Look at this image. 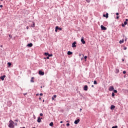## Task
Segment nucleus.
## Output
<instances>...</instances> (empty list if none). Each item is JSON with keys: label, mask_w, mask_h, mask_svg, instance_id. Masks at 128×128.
Returning a JSON list of instances; mask_svg holds the SVG:
<instances>
[{"label": "nucleus", "mask_w": 128, "mask_h": 128, "mask_svg": "<svg viewBox=\"0 0 128 128\" xmlns=\"http://www.w3.org/2000/svg\"><path fill=\"white\" fill-rule=\"evenodd\" d=\"M124 26H126L125 24H122V26L123 27V28H124Z\"/></svg>", "instance_id": "nucleus-34"}, {"label": "nucleus", "mask_w": 128, "mask_h": 128, "mask_svg": "<svg viewBox=\"0 0 128 128\" xmlns=\"http://www.w3.org/2000/svg\"><path fill=\"white\" fill-rule=\"evenodd\" d=\"M0 46V48H2V45H1Z\"/></svg>", "instance_id": "nucleus-50"}, {"label": "nucleus", "mask_w": 128, "mask_h": 128, "mask_svg": "<svg viewBox=\"0 0 128 128\" xmlns=\"http://www.w3.org/2000/svg\"><path fill=\"white\" fill-rule=\"evenodd\" d=\"M36 96H38V94H36Z\"/></svg>", "instance_id": "nucleus-54"}, {"label": "nucleus", "mask_w": 128, "mask_h": 128, "mask_svg": "<svg viewBox=\"0 0 128 128\" xmlns=\"http://www.w3.org/2000/svg\"><path fill=\"white\" fill-rule=\"evenodd\" d=\"M81 42H82V44H86V41H84V37L82 38Z\"/></svg>", "instance_id": "nucleus-8"}, {"label": "nucleus", "mask_w": 128, "mask_h": 128, "mask_svg": "<svg viewBox=\"0 0 128 128\" xmlns=\"http://www.w3.org/2000/svg\"><path fill=\"white\" fill-rule=\"evenodd\" d=\"M94 84H98V82H96V80H94Z\"/></svg>", "instance_id": "nucleus-22"}, {"label": "nucleus", "mask_w": 128, "mask_h": 128, "mask_svg": "<svg viewBox=\"0 0 128 128\" xmlns=\"http://www.w3.org/2000/svg\"><path fill=\"white\" fill-rule=\"evenodd\" d=\"M114 108H116V106H114V105H112L110 106V110H114Z\"/></svg>", "instance_id": "nucleus-13"}, {"label": "nucleus", "mask_w": 128, "mask_h": 128, "mask_svg": "<svg viewBox=\"0 0 128 128\" xmlns=\"http://www.w3.org/2000/svg\"><path fill=\"white\" fill-rule=\"evenodd\" d=\"M68 56H70L71 54H72V52L70 51H68Z\"/></svg>", "instance_id": "nucleus-15"}, {"label": "nucleus", "mask_w": 128, "mask_h": 128, "mask_svg": "<svg viewBox=\"0 0 128 128\" xmlns=\"http://www.w3.org/2000/svg\"><path fill=\"white\" fill-rule=\"evenodd\" d=\"M112 96H114V92L112 93Z\"/></svg>", "instance_id": "nucleus-27"}, {"label": "nucleus", "mask_w": 128, "mask_h": 128, "mask_svg": "<svg viewBox=\"0 0 128 128\" xmlns=\"http://www.w3.org/2000/svg\"><path fill=\"white\" fill-rule=\"evenodd\" d=\"M42 118H40V117H38L37 120L38 122H42Z\"/></svg>", "instance_id": "nucleus-11"}, {"label": "nucleus", "mask_w": 128, "mask_h": 128, "mask_svg": "<svg viewBox=\"0 0 128 128\" xmlns=\"http://www.w3.org/2000/svg\"><path fill=\"white\" fill-rule=\"evenodd\" d=\"M76 42H74L72 44V48H76Z\"/></svg>", "instance_id": "nucleus-3"}, {"label": "nucleus", "mask_w": 128, "mask_h": 128, "mask_svg": "<svg viewBox=\"0 0 128 128\" xmlns=\"http://www.w3.org/2000/svg\"><path fill=\"white\" fill-rule=\"evenodd\" d=\"M39 100H42V98H39Z\"/></svg>", "instance_id": "nucleus-53"}, {"label": "nucleus", "mask_w": 128, "mask_h": 128, "mask_svg": "<svg viewBox=\"0 0 128 128\" xmlns=\"http://www.w3.org/2000/svg\"><path fill=\"white\" fill-rule=\"evenodd\" d=\"M60 124H62V121L60 122Z\"/></svg>", "instance_id": "nucleus-49"}, {"label": "nucleus", "mask_w": 128, "mask_h": 128, "mask_svg": "<svg viewBox=\"0 0 128 128\" xmlns=\"http://www.w3.org/2000/svg\"><path fill=\"white\" fill-rule=\"evenodd\" d=\"M79 122H80V119H78L74 121V124H78Z\"/></svg>", "instance_id": "nucleus-7"}, {"label": "nucleus", "mask_w": 128, "mask_h": 128, "mask_svg": "<svg viewBox=\"0 0 128 128\" xmlns=\"http://www.w3.org/2000/svg\"><path fill=\"white\" fill-rule=\"evenodd\" d=\"M87 2H90V0H86Z\"/></svg>", "instance_id": "nucleus-33"}, {"label": "nucleus", "mask_w": 128, "mask_h": 128, "mask_svg": "<svg viewBox=\"0 0 128 128\" xmlns=\"http://www.w3.org/2000/svg\"><path fill=\"white\" fill-rule=\"evenodd\" d=\"M84 58L86 60V58H88V56H84Z\"/></svg>", "instance_id": "nucleus-32"}, {"label": "nucleus", "mask_w": 128, "mask_h": 128, "mask_svg": "<svg viewBox=\"0 0 128 128\" xmlns=\"http://www.w3.org/2000/svg\"><path fill=\"white\" fill-rule=\"evenodd\" d=\"M46 58H47V60H48V58H50V56H47V57H46Z\"/></svg>", "instance_id": "nucleus-41"}, {"label": "nucleus", "mask_w": 128, "mask_h": 128, "mask_svg": "<svg viewBox=\"0 0 128 128\" xmlns=\"http://www.w3.org/2000/svg\"><path fill=\"white\" fill-rule=\"evenodd\" d=\"M9 122H10V124H8V127L10 128H14V122L12 120H10Z\"/></svg>", "instance_id": "nucleus-1"}, {"label": "nucleus", "mask_w": 128, "mask_h": 128, "mask_svg": "<svg viewBox=\"0 0 128 128\" xmlns=\"http://www.w3.org/2000/svg\"><path fill=\"white\" fill-rule=\"evenodd\" d=\"M34 78L32 77V78H31L30 82H34V81L33 80H34Z\"/></svg>", "instance_id": "nucleus-17"}, {"label": "nucleus", "mask_w": 128, "mask_h": 128, "mask_svg": "<svg viewBox=\"0 0 128 128\" xmlns=\"http://www.w3.org/2000/svg\"><path fill=\"white\" fill-rule=\"evenodd\" d=\"M6 78V75H4L2 76H1L0 78L2 80H4V78Z\"/></svg>", "instance_id": "nucleus-9"}, {"label": "nucleus", "mask_w": 128, "mask_h": 128, "mask_svg": "<svg viewBox=\"0 0 128 128\" xmlns=\"http://www.w3.org/2000/svg\"><path fill=\"white\" fill-rule=\"evenodd\" d=\"M44 54H45V56H48L49 54L48 52H45Z\"/></svg>", "instance_id": "nucleus-23"}, {"label": "nucleus", "mask_w": 128, "mask_h": 128, "mask_svg": "<svg viewBox=\"0 0 128 128\" xmlns=\"http://www.w3.org/2000/svg\"><path fill=\"white\" fill-rule=\"evenodd\" d=\"M26 30H28V26H26Z\"/></svg>", "instance_id": "nucleus-44"}, {"label": "nucleus", "mask_w": 128, "mask_h": 128, "mask_svg": "<svg viewBox=\"0 0 128 128\" xmlns=\"http://www.w3.org/2000/svg\"><path fill=\"white\" fill-rule=\"evenodd\" d=\"M112 128H118V126H112Z\"/></svg>", "instance_id": "nucleus-28"}, {"label": "nucleus", "mask_w": 128, "mask_h": 128, "mask_svg": "<svg viewBox=\"0 0 128 128\" xmlns=\"http://www.w3.org/2000/svg\"><path fill=\"white\" fill-rule=\"evenodd\" d=\"M126 46H124V50H126Z\"/></svg>", "instance_id": "nucleus-35"}, {"label": "nucleus", "mask_w": 128, "mask_h": 128, "mask_svg": "<svg viewBox=\"0 0 128 128\" xmlns=\"http://www.w3.org/2000/svg\"><path fill=\"white\" fill-rule=\"evenodd\" d=\"M100 28L102 30H106V28L104 27V26L102 25Z\"/></svg>", "instance_id": "nucleus-4"}, {"label": "nucleus", "mask_w": 128, "mask_h": 128, "mask_svg": "<svg viewBox=\"0 0 128 128\" xmlns=\"http://www.w3.org/2000/svg\"><path fill=\"white\" fill-rule=\"evenodd\" d=\"M125 22H128V19H126Z\"/></svg>", "instance_id": "nucleus-43"}, {"label": "nucleus", "mask_w": 128, "mask_h": 128, "mask_svg": "<svg viewBox=\"0 0 128 128\" xmlns=\"http://www.w3.org/2000/svg\"><path fill=\"white\" fill-rule=\"evenodd\" d=\"M94 85L92 86V88H94Z\"/></svg>", "instance_id": "nucleus-51"}, {"label": "nucleus", "mask_w": 128, "mask_h": 128, "mask_svg": "<svg viewBox=\"0 0 128 128\" xmlns=\"http://www.w3.org/2000/svg\"><path fill=\"white\" fill-rule=\"evenodd\" d=\"M82 109L80 108V112H82Z\"/></svg>", "instance_id": "nucleus-52"}, {"label": "nucleus", "mask_w": 128, "mask_h": 128, "mask_svg": "<svg viewBox=\"0 0 128 128\" xmlns=\"http://www.w3.org/2000/svg\"><path fill=\"white\" fill-rule=\"evenodd\" d=\"M50 126H54V122H51L50 124Z\"/></svg>", "instance_id": "nucleus-20"}, {"label": "nucleus", "mask_w": 128, "mask_h": 128, "mask_svg": "<svg viewBox=\"0 0 128 128\" xmlns=\"http://www.w3.org/2000/svg\"><path fill=\"white\" fill-rule=\"evenodd\" d=\"M58 30H62V28H58V26H56L55 29L56 32H58Z\"/></svg>", "instance_id": "nucleus-2"}, {"label": "nucleus", "mask_w": 128, "mask_h": 128, "mask_svg": "<svg viewBox=\"0 0 128 128\" xmlns=\"http://www.w3.org/2000/svg\"><path fill=\"white\" fill-rule=\"evenodd\" d=\"M116 18H117V20H118V18H120V16H116Z\"/></svg>", "instance_id": "nucleus-38"}, {"label": "nucleus", "mask_w": 128, "mask_h": 128, "mask_svg": "<svg viewBox=\"0 0 128 128\" xmlns=\"http://www.w3.org/2000/svg\"><path fill=\"white\" fill-rule=\"evenodd\" d=\"M40 95L42 96H43V94L42 93H40Z\"/></svg>", "instance_id": "nucleus-42"}, {"label": "nucleus", "mask_w": 128, "mask_h": 128, "mask_svg": "<svg viewBox=\"0 0 128 128\" xmlns=\"http://www.w3.org/2000/svg\"><path fill=\"white\" fill-rule=\"evenodd\" d=\"M118 72H120V70L118 69H116V74H118Z\"/></svg>", "instance_id": "nucleus-21"}, {"label": "nucleus", "mask_w": 128, "mask_h": 128, "mask_svg": "<svg viewBox=\"0 0 128 128\" xmlns=\"http://www.w3.org/2000/svg\"><path fill=\"white\" fill-rule=\"evenodd\" d=\"M124 39H122V40H120V44H124Z\"/></svg>", "instance_id": "nucleus-18"}, {"label": "nucleus", "mask_w": 128, "mask_h": 128, "mask_svg": "<svg viewBox=\"0 0 128 128\" xmlns=\"http://www.w3.org/2000/svg\"><path fill=\"white\" fill-rule=\"evenodd\" d=\"M128 40V38H126H126H125V42H126V40Z\"/></svg>", "instance_id": "nucleus-39"}, {"label": "nucleus", "mask_w": 128, "mask_h": 128, "mask_svg": "<svg viewBox=\"0 0 128 128\" xmlns=\"http://www.w3.org/2000/svg\"><path fill=\"white\" fill-rule=\"evenodd\" d=\"M103 16L108 18V13H106V14H104Z\"/></svg>", "instance_id": "nucleus-10"}, {"label": "nucleus", "mask_w": 128, "mask_h": 128, "mask_svg": "<svg viewBox=\"0 0 128 128\" xmlns=\"http://www.w3.org/2000/svg\"><path fill=\"white\" fill-rule=\"evenodd\" d=\"M114 90V86H111L108 88V90H110V92H112Z\"/></svg>", "instance_id": "nucleus-5"}, {"label": "nucleus", "mask_w": 128, "mask_h": 128, "mask_svg": "<svg viewBox=\"0 0 128 128\" xmlns=\"http://www.w3.org/2000/svg\"><path fill=\"white\" fill-rule=\"evenodd\" d=\"M8 66H12V63H10V62H8Z\"/></svg>", "instance_id": "nucleus-24"}, {"label": "nucleus", "mask_w": 128, "mask_h": 128, "mask_svg": "<svg viewBox=\"0 0 128 128\" xmlns=\"http://www.w3.org/2000/svg\"><path fill=\"white\" fill-rule=\"evenodd\" d=\"M35 24L34 22H32V25L31 26L32 28H34Z\"/></svg>", "instance_id": "nucleus-19"}, {"label": "nucleus", "mask_w": 128, "mask_h": 128, "mask_svg": "<svg viewBox=\"0 0 128 128\" xmlns=\"http://www.w3.org/2000/svg\"><path fill=\"white\" fill-rule=\"evenodd\" d=\"M44 58L46 60V58Z\"/></svg>", "instance_id": "nucleus-57"}, {"label": "nucleus", "mask_w": 128, "mask_h": 128, "mask_svg": "<svg viewBox=\"0 0 128 128\" xmlns=\"http://www.w3.org/2000/svg\"><path fill=\"white\" fill-rule=\"evenodd\" d=\"M84 90H86V91L88 90V86L86 85L84 88Z\"/></svg>", "instance_id": "nucleus-14"}, {"label": "nucleus", "mask_w": 128, "mask_h": 128, "mask_svg": "<svg viewBox=\"0 0 128 128\" xmlns=\"http://www.w3.org/2000/svg\"><path fill=\"white\" fill-rule=\"evenodd\" d=\"M66 126H70V124L68 123V124H66Z\"/></svg>", "instance_id": "nucleus-37"}, {"label": "nucleus", "mask_w": 128, "mask_h": 128, "mask_svg": "<svg viewBox=\"0 0 128 128\" xmlns=\"http://www.w3.org/2000/svg\"><path fill=\"white\" fill-rule=\"evenodd\" d=\"M44 102V100H43V102Z\"/></svg>", "instance_id": "nucleus-55"}, {"label": "nucleus", "mask_w": 128, "mask_h": 128, "mask_svg": "<svg viewBox=\"0 0 128 128\" xmlns=\"http://www.w3.org/2000/svg\"><path fill=\"white\" fill-rule=\"evenodd\" d=\"M15 122H18V120H15Z\"/></svg>", "instance_id": "nucleus-45"}, {"label": "nucleus", "mask_w": 128, "mask_h": 128, "mask_svg": "<svg viewBox=\"0 0 128 128\" xmlns=\"http://www.w3.org/2000/svg\"><path fill=\"white\" fill-rule=\"evenodd\" d=\"M122 62H124V59H122Z\"/></svg>", "instance_id": "nucleus-48"}, {"label": "nucleus", "mask_w": 128, "mask_h": 128, "mask_svg": "<svg viewBox=\"0 0 128 128\" xmlns=\"http://www.w3.org/2000/svg\"><path fill=\"white\" fill-rule=\"evenodd\" d=\"M118 14H119L118 12H116V16H118Z\"/></svg>", "instance_id": "nucleus-40"}, {"label": "nucleus", "mask_w": 128, "mask_h": 128, "mask_svg": "<svg viewBox=\"0 0 128 128\" xmlns=\"http://www.w3.org/2000/svg\"><path fill=\"white\" fill-rule=\"evenodd\" d=\"M56 98V95H54V96L52 97V100H54V98Z\"/></svg>", "instance_id": "nucleus-16"}, {"label": "nucleus", "mask_w": 128, "mask_h": 128, "mask_svg": "<svg viewBox=\"0 0 128 128\" xmlns=\"http://www.w3.org/2000/svg\"><path fill=\"white\" fill-rule=\"evenodd\" d=\"M2 2V0H0Z\"/></svg>", "instance_id": "nucleus-56"}, {"label": "nucleus", "mask_w": 128, "mask_h": 128, "mask_svg": "<svg viewBox=\"0 0 128 128\" xmlns=\"http://www.w3.org/2000/svg\"><path fill=\"white\" fill-rule=\"evenodd\" d=\"M9 36H10V38H12V35H10V34H9Z\"/></svg>", "instance_id": "nucleus-36"}, {"label": "nucleus", "mask_w": 128, "mask_h": 128, "mask_svg": "<svg viewBox=\"0 0 128 128\" xmlns=\"http://www.w3.org/2000/svg\"><path fill=\"white\" fill-rule=\"evenodd\" d=\"M123 74H126V72L125 70L123 71Z\"/></svg>", "instance_id": "nucleus-29"}, {"label": "nucleus", "mask_w": 128, "mask_h": 128, "mask_svg": "<svg viewBox=\"0 0 128 128\" xmlns=\"http://www.w3.org/2000/svg\"><path fill=\"white\" fill-rule=\"evenodd\" d=\"M48 56H52V54H49Z\"/></svg>", "instance_id": "nucleus-31"}, {"label": "nucleus", "mask_w": 128, "mask_h": 128, "mask_svg": "<svg viewBox=\"0 0 128 128\" xmlns=\"http://www.w3.org/2000/svg\"><path fill=\"white\" fill-rule=\"evenodd\" d=\"M125 26H126V24H128V22H124V24Z\"/></svg>", "instance_id": "nucleus-26"}, {"label": "nucleus", "mask_w": 128, "mask_h": 128, "mask_svg": "<svg viewBox=\"0 0 128 128\" xmlns=\"http://www.w3.org/2000/svg\"><path fill=\"white\" fill-rule=\"evenodd\" d=\"M114 92L115 94H116V92H118V90H114Z\"/></svg>", "instance_id": "nucleus-25"}, {"label": "nucleus", "mask_w": 128, "mask_h": 128, "mask_svg": "<svg viewBox=\"0 0 128 128\" xmlns=\"http://www.w3.org/2000/svg\"><path fill=\"white\" fill-rule=\"evenodd\" d=\"M40 116H44V114H42V113L40 114Z\"/></svg>", "instance_id": "nucleus-30"}, {"label": "nucleus", "mask_w": 128, "mask_h": 128, "mask_svg": "<svg viewBox=\"0 0 128 128\" xmlns=\"http://www.w3.org/2000/svg\"><path fill=\"white\" fill-rule=\"evenodd\" d=\"M2 5H0V8H2Z\"/></svg>", "instance_id": "nucleus-46"}, {"label": "nucleus", "mask_w": 128, "mask_h": 128, "mask_svg": "<svg viewBox=\"0 0 128 128\" xmlns=\"http://www.w3.org/2000/svg\"><path fill=\"white\" fill-rule=\"evenodd\" d=\"M28 93H25L24 94V96H26V94H27Z\"/></svg>", "instance_id": "nucleus-47"}, {"label": "nucleus", "mask_w": 128, "mask_h": 128, "mask_svg": "<svg viewBox=\"0 0 128 128\" xmlns=\"http://www.w3.org/2000/svg\"><path fill=\"white\" fill-rule=\"evenodd\" d=\"M27 46H29V48H32V43L28 44Z\"/></svg>", "instance_id": "nucleus-12"}, {"label": "nucleus", "mask_w": 128, "mask_h": 128, "mask_svg": "<svg viewBox=\"0 0 128 128\" xmlns=\"http://www.w3.org/2000/svg\"><path fill=\"white\" fill-rule=\"evenodd\" d=\"M38 74H40V76H44V72L40 70Z\"/></svg>", "instance_id": "nucleus-6"}]
</instances>
